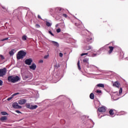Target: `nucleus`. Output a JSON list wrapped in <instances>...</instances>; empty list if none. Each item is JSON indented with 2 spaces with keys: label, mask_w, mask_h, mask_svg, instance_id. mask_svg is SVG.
I'll return each mask as SVG.
<instances>
[{
  "label": "nucleus",
  "mask_w": 128,
  "mask_h": 128,
  "mask_svg": "<svg viewBox=\"0 0 128 128\" xmlns=\"http://www.w3.org/2000/svg\"><path fill=\"white\" fill-rule=\"evenodd\" d=\"M92 40V33L88 32V34L85 36L84 39V42L85 44H91Z\"/></svg>",
  "instance_id": "f257e3e1"
},
{
  "label": "nucleus",
  "mask_w": 128,
  "mask_h": 128,
  "mask_svg": "<svg viewBox=\"0 0 128 128\" xmlns=\"http://www.w3.org/2000/svg\"><path fill=\"white\" fill-rule=\"evenodd\" d=\"M26 56V52L24 50H20L16 55L17 60H22Z\"/></svg>",
  "instance_id": "f03ea898"
},
{
  "label": "nucleus",
  "mask_w": 128,
  "mask_h": 128,
  "mask_svg": "<svg viewBox=\"0 0 128 128\" xmlns=\"http://www.w3.org/2000/svg\"><path fill=\"white\" fill-rule=\"evenodd\" d=\"M8 82H18L20 80V77L18 76H9L8 78Z\"/></svg>",
  "instance_id": "7ed1b4c3"
},
{
  "label": "nucleus",
  "mask_w": 128,
  "mask_h": 128,
  "mask_svg": "<svg viewBox=\"0 0 128 128\" xmlns=\"http://www.w3.org/2000/svg\"><path fill=\"white\" fill-rule=\"evenodd\" d=\"M6 68H4L2 69H0V76L2 77L4 76H6Z\"/></svg>",
  "instance_id": "20e7f679"
},
{
  "label": "nucleus",
  "mask_w": 128,
  "mask_h": 128,
  "mask_svg": "<svg viewBox=\"0 0 128 128\" xmlns=\"http://www.w3.org/2000/svg\"><path fill=\"white\" fill-rule=\"evenodd\" d=\"M24 62L26 64H28V66H30L32 64V59L30 58L28 59H26L24 61Z\"/></svg>",
  "instance_id": "39448f33"
},
{
  "label": "nucleus",
  "mask_w": 128,
  "mask_h": 128,
  "mask_svg": "<svg viewBox=\"0 0 128 128\" xmlns=\"http://www.w3.org/2000/svg\"><path fill=\"white\" fill-rule=\"evenodd\" d=\"M12 106L14 108H22V106L18 105V102H14L12 104Z\"/></svg>",
  "instance_id": "423d86ee"
},
{
  "label": "nucleus",
  "mask_w": 128,
  "mask_h": 128,
  "mask_svg": "<svg viewBox=\"0 0 128 128\" xmlns=\"http://www.w3.org/2000/svg\"><path fill=\"white\" fill-rule=\"evenodd\" d=\"M112 86H116V88H120V82H118V81H116L114 82V81H112Z\"/></svg>",
  "instance_id": "0eeeda50"
},
{
  "label": "nucleus",
  "mask_w": 128,
  "mask_h": 128,
  "mask_svg": "<svg viewBox=\"0 0 128 128\" xmlns=\"http://www.w3.org/2000/svg\"><path fill=\"white\" fill-rule=\"evenodd\" d=\"M30 70H36V64L33 63L30 66H29Z\"/></svg>",
  "instance_id": "6e6552de"
},
{
  "label": "nucleus",
  "mask_w": 128,
  "mask_h": 128,
  "mask_svg": "<svg viewBox=\"0 0 128 128\" xmlns=\"http://www.w3.org/2000/svg\"><path fill=\"white\" fill-rule=\"evenodd\" d=\"M50 42H51V44H52V45L54 46L56 48H58V46H60V44L56 42L50 40Z\"/></svg>",
  "instance_id": "1a4fd4ad"
},
{
  "label": "nucleus",
  "mask_w": 128,
  "mask_h": 128,
  "mask_svg": "<svg viewBox=\"0 0 128 128\" xmlns=\"http://www.w3.org/2000/svg\"><path fill=\"white\" fill-rule=\"evenodd\" d=\"M26 102V99H22L18 102V104L21 105L24 104Z\"/></svg>",
  "instance_id": "9d476101"
},
{
  "label": "nucleus",
  "mask_w": 128,
  "mask_h": 128,
  "mask_svg": "<svg viewBox=\"0 0 128 128\" xmlns=\"http://www.w3.org/2000/svg\"><path fill=\"white\" fill-rule=\"evenodd\" d=\"M98 110L100 112H106V107L102 106L98 108Z\"/></svg>",
  "instance_id": "9b49d317"
},
{
  "label": "nucleus",
  "mask_w": 128,
  "mask_h": 128,
  "mask_svg": "<svg viewBox=\"0 0 128 128\" xmlns=\"http://www.w3.org/2000/svg\"><path fill=\"white\" fill-rule=\"evenodd\" d=\"M64 9L60 8H55V14H56L58 12H63Z\"/></svg>",
  "instance_id": "f8f14e48"
},
{
  "label": "nucleus",
  "mask_w": 128,
  "mask_h": 128,
  "mask_svg": "<svg viewBox=\"0 0 128 128\" xmlns=\"http://www.w3.org/2000/svg\"><path fill=\"white\" fill-rule=\"evenodd\" d=\"M108 48V46H106L102 48H101L99 50H98V52H101L103 50V52H104V50H106Z\"/></svg>",
  "instance_id": "ddd939ff"
},
{
  "label": "nucleus",
  "mask_w": 128,
  "mask_h": 128,
  "mask_svg": "<svg viewBox=\"0 0 128 128\" xmlns=\"http://www.w3.org/2000/svg\"><path fill=\"white\" fill-rule=\"evenodd\" d=\"M88 58H86L83 60V62H84V64H86V66L87 64H90V62H88Z\"/></svg>",
  "instance_id": "4468645a"
},
{
  "label": "nucleus",
  "mask_w": 128,
  "mask_h": 128,
  "mask_svg": "<svg viewBox=\"0 0 128 128\" xmlns=\"http://www.w3.org/2000/svg\"><path fill=\"white\" fill-rule=\"evenodd\" d=\"M86 68H96V66L94 65L90 64V66L88 64L86 65Z\"/></svg>",
  "instance_id": "2eb2a0df"
},
{
  "label": "nucleus",
  "mask_w": 128,
  "mask_h": 128,
  "mask_svg": "<svg viewBox=\"0 0 128 128\" xmlns=\"http://www.w3.org/2000/svg\"><path fill=\"white\" fill-rule=\"evenodd\" d=\"M14 52H16V50H14V49L12 50L9 52L10 55L12 56H13L14 54Z\"/></svg>",
  "instance_id": "dca6fc26"
},
{
  "label": "nucleus",
  "mask_w": 128,
  "mask_h": 128,
  "mask_svg": "<svg viewBox=\"0 0 128 128\" xmlns=\"http://www.w3.org/2000/svg\"><path fill=\"white\" fill-rule=\"evenodd\" d=\"M104 88V84H98L96 88Z\"/></svg>",
  "instance_id": "f3484780"
},
{
  "label": "nucleus",
  "mask_w": 128,
  "mask_h": 128,
  "mask_svg": "<svg viewBox=\"0 0 128 128\" xmlns=\"http://www.w3.org/2000/svg\"><path fill=\"white\" fill-rule=\"evenodd\" d=\"M23 76H25V78H28V76H32V74L30 73L27 74L23 75Z\"/></svg>",
  "instance_id": "a211bd4d"
},
{
  "label": "nucleus",
  "mask_w": 128,
  "mask_h": 128,
  "mask_svg": "<svg viewBox=\"0 0 128 128\" xmlns=\"http://www.w3.org/2000/svg\"><path fill=\"white\" fill-rule=\"evenodd\" d=\"M36 108H38V105L30 106V110H36Z\"/></svg>",
  "instance_id": "6ab92c4d"
},
{
  "label": "nucleus",
  "mask_w": 128,
  "mask_h": 128,
  "mask_svg": "<svg viewBox=\"0 0 128 128\" xmlns=\"http://www.w3.org/2000/svg\"><path fill=\"white\" fill-rule=\"evenodd\" d=\"M102 53V52H98V53L97 54H93L91 56H98V54H100Z\"/></svg>",
  "instance_id": "aec40b11"
},
{
  "label": "nucleus",
  "mask_w": 128,
  "mask_h": 128,
  "mask_svg": "<svg viewBox=\"0 0 128 128\" xmlns=\"http://www.w3.org/2000/svg\"><path fill=\"white\" fill-rule=\"evenodd\" d=\"M0 120H2V122H4V120H8V117H6V116H2L0 118Z\"/></svg>",
  "instance_id": "412c9836"
},
{
  "label": "nucleus",
  "mask_w": 128,
  "mask_h": 128,
  "mask_svg": "<svg viewBox=\"0 0 128 128\" xmlns=\"http://www.w3.org/2000/svg\"><path fill=\"white\" fill-rule=\"evenodd\" d=\"M50 12L52 14H56V8L50 9Z\"/></svg>",
  "instance_id": "4be33fe9"
},
{
  "label": "nucleus",
  "mask_w": 128,
  "mask_h": 128,
  "mask_svg": "<svg viewBox=\"0 0 128 128\" xmlns=\"http://www.w3.org/2000/svg\"><path fill=\"white\" fill-rule=\"evenodd\" d=\"M110 50L108 51V53L110 54L111 52H112L114 50V46H109Z\"/></svg>",
  "instance_id": "5701e85b"
},
{
  "label": "nucleus",
  "mask_w": 128,
  "mask_h": 128,
  "mask_svg": "<svg viewBox=\"0 0 128 128\" xmlns=\"http://www.w3.org/2000/svg\"><path fill=\"white\" fill-rule=\"evenodd\" d=\"M55 76H62V74L60 72H57L55 73Z\"/></svg>",
  "instance_id": "b1692460"
},
{
  "label": "nucleus",
  "mask_w": 128,
  "mask_h": 128,
  "mask_svg": "<svg viewBox=\"0 0 128 128\" xmlns=\"http://www.w3.org/2000/svg\"><path fill=\"white\" fill-rule=\"evenodd\" d=\"M90 98L91 100H94V93H91L90 94Z\"/></svg>",
  "instance_id": "393cba45"
},
{
  "label": "nucleus",
  "mask_w": 128,
  "mask_h": 128,
  "mask_svg": "<svg viewBox=\"0 0 128 128\" xmlns=\"http://www.w3.org/2000/svg\"><path fill=\"white\" fill-rule=\"evenodd\" d=\"M26 106L27 108L30 110V103H26Z\"/></svg>",
  "instance_id": "a878e982"
},
{
  "label": "nucleus",
  "mask_w": 128,
  "mask_h": 128,
  "mask_svg": "<svg viewBox=\"0 0 128 128\" xmlns=\"http://www.w3.org/2000/svg\"><path fill=\"white\" fill-rule=\"evenodd\" d=\"M92 48V46H87L86 48H84L86 50H90Z\"/></svg>",
  "instance_id": "bb28decb"
},
{
  "label": "nucleus",
  "mask_w": 128,
  "mask_h": 128,
  "mask_svg": "<svg viewBox=\"0 0 128 128\" xmlns=\"http://www.w3.org/2000/svg\"><path fill=\"white\" fill-rule=\"evenodd\" d=\"M27 38H28V36H26V35H24L22 36V40H26Z\"/></svg>",
  "instance_id": "cd10ccee"
},
{
  "label": "nucleus",
  "mask_w": 128,
  "mask_h": 128,
  "mask_svg": "<svg viewBox=\"0 0 128 128\" xmlns=\"http://www.w3.org/2000/svg\"><path fill=\"white\" fill-rule=\"evenodd\" d=\"M109 114L110 116H114V110H110L109 111Z\"/></svg>",
  "instance_id": "c85d7f7f"
},
{
  "label": "nucleus",
  "mask_w": 128,
  "mask_h": 128,
  "mask_svg": "<svg viewBox=\"0 0 128 128\" xmlns=\"http://www.w3.org/2000/svg\"><path fill=\"white\" fill-rule=\"evenodd\" d=\"M46 26H52V23L48 22H46Z\"/></svg>",
  "instance_id": "c756f323"
},
{
  "label": "nucleus",
  "mask_w": 128,
  "mask_h": 128,
  "mask_svg": "<svg viewBox=\"0 0 128 128\" xmlns=\"http://www.w3.org/2000/svg\"><path fill=\"white\" fill-rule=\"evenodd\" d=\"M96 94H100L102 93V90H96L95 91Z\"/></svg>",
  "instance_id": "7c9ffc66"
},
{
  "label": "nucleus",
  "mask_w": 128,
  "mask_h": 128,
  "mask_svg": "<svg viewBox=\"0 0 128 128\" xmlns=\"http://www.w3.org/2000/svg\"><path fill=\"white\" fill-rule=\"evenodd\" d=\"M77 64H78V70H80L82 68H80V60L78 61Z\"/></svg>",
  "instance_id": "2f4dec72"
},
{
  "label": "nucleus",
  "mask_w": 128,
  "mask_h": 128,
  "mask_svg": "<svg viewBox=\"0 0 128 128\" xmlns=\"http://www.w3.org/2000/svg\"><path fill=\"white\" fill-rule=\"evenodd\" d=\"M1 114H2V116H6L8 114V113L6 112H1Z\"/></svg>",
  "instance_id": "473e14b6"
},
{
  "label": "nucleus",
  "mask_w": 128,
  "mask_h": 128,
  "mask_svg": "<svg viewBox=\"0 0 128 128\" xmlns=\"http://www.w3.org/2000/svg\"><path fill=\"white\" fill-rule=\"evenodd\" d=\"M18 94H20L19 92L14 93L13 94H12V98H14L16 96H18Z\"/></svg>",
  "instance_id": "72a5a7b5"
},
{
  "label": "nucleus",
  "mask_w": 128,
  "mask_h": 128,
  "mask_svg": "<svg viewBox=\"0 0 128 128\" xmlns=\"http://www.w3.org/2000/svg\"><path fill=\"white\" fill-rule=\"evenodd\" d=\"M122 88H120L119 90V94H122Z\"/></svg>",
  "instance_id": "f704fd0d"
},
{
  "label": "nucleus",
  "mask_w": 128,
  "mask_h": 128,
  "mask_svg": "<svg viewBox=\"0 0 128 128\" xmlns=\"http://www.w3.org/2000/svg\"><path fill=\"white\" fill-rule=\"evenodd\" d=\"M60 26L61 27L64 28V22H62V23L60 24Z\"/></svg>",
  "instance_id": "c9c22d12"
},
{
  "label": "nucleus",
  "mask_w": 128,
  "mask_h": 128,
  "mask_svg": "<svg viewBox=\"0 0 128 128\" xmlns=\"http://www.w3.org/2000/svg\"><path fill=\"white\" fill-rule=\"evenodd\" d=\"M88 54V53H82L80 54L81 56H86Z\"/></svg>",
  "instance_id": "e433bc0d"
},
{
  "label": "nucleus",
  "mask_w": 128,
  "mask_h": 128,
  "mask_svg": "<svg viewBox=\"0 0 128 128\" xmlns=\"http://www.w3.org/2000/svg\"><path fill=\"white\" fill-rule=\"evenodd\" d=\"M0 58L3 60H4V56L0 54Z\"/></svg>",
  "instance_id": "4c0bfd02"
},
{
  "label": "nucleus",
  "mask_w": 128,
  "mask_h": 128,
  "mask_svg": "<svg viewBox=\"0 0 128 128\" xmlns=\"http://www.w3.org/2000/svg\"><path fill=\"white\" fill-rule=\"evenodd\" d=\"M14 98V97H12V96H11L10 97L8 98L7 100L10 101V100H12V98Z\"/></svg>",
  "instance_id": "58836bf2"
},
{
  "label": "nucleus",
  "mask_w": 128,
  "mask_h": 128,
  "mask_svg": "<svg viewBox=\"0 0 128 128\" xmlns=\"http://www.w3.org/2000/svg\"><path fill=\"white\" fill-rule=\"evenodd\" d=\"M62 16L64 18H68V15L66 14H62Z\"/></svg>",
  "instance_id": "ea45409f"
},
{
  "label": "nucleus",
  "mask_w": 128,
  "mask_h": 128,
  "mask_svg": "<svg viewBox=\"0 0 128 128\" xmlns=\"http://www.w3.org/2000/svg\"><path fill=\"white\" fill-rule=\"evenodd\" d=\"M56 32H58V33L60 32H61L60 28H58V29H56Z\"/></svg>",
  "instance_id": "a19ab883"
},
{
  "label": "nucleus",
  "mask_w": 128,
  "mask_h": 128,
  "mask_svg": "<svg viewBox=\"0 0 128 128\" xmlns=\"http://www.w3.org/2000/svg\"><path fill=\"white\" fill-rule=\"evenodd\" d=\"M48 33L50 34H51V36H54V34H52V31H49Z\"/></svg>",
  "instance_id": "79ce46f5"
},
{
  "label": "nucleus",
  "mask_w": 128,
  "mask_h": 128,
  "mask_svg": "<svg viewBox=\"0 0 128 128\" xmlns=\"http://www.w3.org/2000/svg\"><path fill=\"white\" fill-rule=\"evenodd\" d=\"M8 40V38H4V39L2 40V42H4V40Z\"/></svg>",
  "instance_id": "37998d69"
},
{
  "label": "nucleus",
  "mask_w": 128,
  "mask_h": 128,
  "mask_svg": "<svg viewBox=\"0 0 128 128\" xmlns=\"http://www.w3.org/2000/svg\"><path fill=\"white\" fill-rule=\"evenodd\" d=\"M36 28H40V26L38 24H36Z\"/></svg>",
  "instance_id": "c03bdc74"
},
{
  "label": "nucleus",
  "mask_w": 128,
  "mask_h": 128,
  "mask_svg": "<svg viewBox=\"0 0 128 128\" xmlns=\"http://www.w3.org/2000/svg\"><path fill=\"white\" fill-rule=\"evenodd\" d=\"M16 112H17V114H22V112H20V110H16Z\"/></svg>",
  "instance_id": "a18cd8bd"
},
{
  "label": "nucleus",
  "mask_w": 128,
  "mask_h": 128,
  "mask_svg": "<svg viewBox=\"0 0 128 128\" xmlns=\"http://www.w3.org/2000/svg\"><path fill=\"white\" fill-rule=\"evenodd\" d=\"M62 56H63V54H62V53H60V58H62Z\"/></svg>",
  "instance_id": "49530a36"
},
{
  "label": "nucleus",
  "mask_w": 128,
  "mask_h": 128,
  "mask_svg": "<svg viewBox=\"0 0 128 128\" xmlns=\"http://www.w3.org/2000/svg\"><path fill=\"white\" fill-rule=\"evenodd\" d=\"M0 86H2V80H0Z\"/></svg>",
  "instance_id": "de8ad7c7"
},
{
  "label": "nucleus",
  "mask_w": 128,
  "mask_h": 128,
  "mask_svg": "<svg viewBox=\"0 0 128 128\" xmlns=\"http://www.w3.org/2000/svg\"><path fill=\"white\" fill-rule=\"evenodd\" d=\"M48 58V55L45 56L44 58Z\"/></svg>",
  "instance_id": "09e8293b"
},
{
  "label": "nucleus",
  "mask_w": 128,
  "mask_h": 128,
  "mask_svg": "<svg viewBox=\"0 0 128 128\" xmlns=\"http://www.w3.org/2000/svg\"><path fill=\"white\" fill-rule=\"evenodd\" d=\"M38 18H40V20H42V17H40V16L38 15Z\"/></svg>",
  "instance_id": "8fccbe9b"
},
{
  "label": "nucleus",
  "mask_w": 128,
  "mask_h": 128,
  "mask_svg": "<svg viewBox=\"0 0 128 128\" xmlns=\"http://www.w3.org/2000/svg\"><path fill=\"white\" fill-rule=\"evenodd\" d=\"M75 24H76V26H78V28H80V26H79V24H78V23H75Z\"/></svg>",
  "instance_id": "3c124183"
},
{
  "label": "nucleus",
  "mask_w": 128,
  "mask_h": 128,
  "mask_svg": "<svg viewBox=\"0 0 128 128\" xmlns=\"http://www.w3.org/2000/svg\"><path fill=\"white\" fill-rule=\"evenodd\" d=\"M58 26H60V24H56V28H58Z\"/></svg>",
  "instance_id": "603ef678"
},
{
  "label": "nucleus",
  "mask_w": 128,
  "mask_h": 128,
  "mask_svg": "<svg viewBox=\"0 0 128 128\" xmlns=\"http://www.w3.org/2000/svg\"><path fill=\"white\" fill-rule=\"evenodd\" d=\"M40 62H44V60H40Z\"/></svg>",
  "instance_id": "864d4df0"
},
{
  "label": "nucleus",
  "mask_w": 128,
  "mask_h": 128,
  "mask_svg": "<svg viewBox=\"0 0 128 128\" xmlns=\"http://www.w3.org/2000/svg\"><path fill=\"white\" fill-rule=\"evenodd\" d=\"M2 9H3V10H4V7H2Z\"/></svg>",
  "instance_id": "5fc2aeb1"
},
{
  "label": "nucleus",
  "mask_w": 128,
  "mask_h": 128,
  "mask_svg": "<svg viewBox=\"0 0 128 128\" xmlns=\"http://www.w3.org/2000/svg\"><path fill=\"white\" fill-rule=\"evenodd\" d=\"M102 116H101L100 117V118H102Z\"/></svg>",
  "instance_id": "6e6d98bb"
},
{
  "label": "nucleus",
  "mask_w": 128,
  "mask_h": 128,
  "mask_svg": "<svg viewBox=\"0 0 128 128\" xmlns=\"http://www.w3.org/2000/svg\"><path fill=\"white\" fill-rule=\"evenodd\" d=\"M128 58H126V60Z\"/></svg>",
  "instance_id": "4d7b16f0"
}]
</instances>
